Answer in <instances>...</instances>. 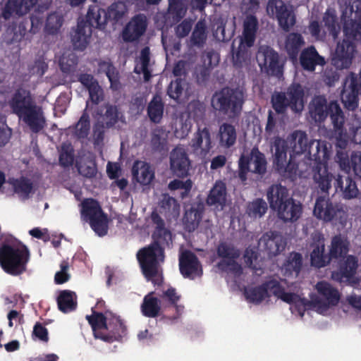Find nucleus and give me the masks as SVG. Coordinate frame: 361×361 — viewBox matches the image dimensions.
<instances>
[{
  "label": "nucleus",
  "instance_id": "15",
  "mask_svg": "<svg viewBox=\"0 0 361 361\" xmlns=\"http://www.w3.org/2000/svg\"><path fill=\"white\" fill-rule=\"evenodd\" d=\"M256 58L259 66L268 74L278 78L283 75V66L279 61V55L270 47H261Z\"/></svg>",
  "mask_w": 361,
  "mask_h": 361
},
{
  "label": "nucleus",
  "instance_id": "56",
  "mask_svg": "<svg viewBox=\"0 0 361 361\" xmlns=\"http://www.w3.org/2000/svg\"><path fill=\"white\" fill-rule=\"evenodd\" d=\"M75 166L78 173L84 177L92 178L97 175V164L93 159L90 158L83 161H77Z\"/></svg>",
  "mask_w": 361,
  "mask_h": 361
},
{
  "label": "nucleus",
  "instance_id": "47",
  "mask_svg": "<svg viewBox=\"0 0 361 361\" xmlns=\"http://www.w3.org/2000/svg\"><path fill=\"white\" fill-rule=\"evenodd\" d=\"M187 8L184 0H169L168 13L174 23L179 22L185 17Z\"/></svg>",
  "mask_w": 361,
  "mask_h": 361
},
{
  "label": "nucleus",
  "instance_id": "41",
  "mask_svg": "<svg viewBox=\"0 0 361 361\" xmlns=\"http://www.w3.org/2000/svg\"><path fill=\"white\" fill-rule=\"evenodd\" d=\"M59 310L63 313H68L77 307L76 295L69 290H63L59 293L57 298Z\"/></svg>",
  "mask_w": 361,
  "mask_h": 361
},
{
  "label": "nucleus",
  "instance_id": "2",
  "mask_svg": "<svg viewBox=\"0 0 361 361\" xmlns=\"http://www.w3.org/2000/svg\"><path fill=\"white\" fill-rule=\"evenodd\" d=\"M151 220L156 225L152 234L153 241L137 253V259L142 272L147 281L156 277L160 265L164 262V247L172 243L171 233L165 228V223L157 211L151 214Z\"/></svg>",
  "mask_w": 361,
  "mask_h": 361
},
{
  "label": "nucleus",
  "instance_id": "55",
  "mask_svg": "<svg viewBox=\"0 0 361 361\" xmlns=\"http://www.w3.org/2000/svg\"><path fill=\"white\" fill-rule=\"evenodd\" d=\"M75 160V150L71 143H63L59 151V162L63 168L71 166Z\"/></svg>",
  "mask_w": 361,
  "mask_h": 361
},
{
  "label": "nucleus",
  "instance_id": "37",
  "mask_svg": "<svg viewBox=\"0 0 361 361\" xmlns=\"http://www.w3.org/2000/svg\"><path fill=\"white\" fill-rule=\"evenodd\" d=\"M6 182L13 188V192L23 200L29 198L33 190V183L27 178L20 176L18 178L10 177Z\"/></svg>",
  "mask_w": 361,
  "mask_h": 361
},
{
  "label": "nucleus",
  "instance_id": "46",
  "mask_svg": "<svg viewBox=\"0 0 361 361\" xmlns=\"http://www.w3.org/2000/svg\"><path fill=\"white\" fill-rule=\"evenodd\" d=\"M237 134L235 128L227 123H224L219 128V142L225 147H231L236 141Z\"/></svg>",
  "mask_w": 361,
  "mask_h": 361
},
{
  "label": "nucleus",
  "instance_id": "14",
  "mask_svg": "<svg viewBox=\"0 0 361 361\" xmlns=\"http://www.w3.org/2000/svg\"><path fill=\"white\" fill-rule=\"evenodd\" d=\"M267 11L269 15H275L279 27L285 32H289L296 23L293 11L283 1L269 0Z\"/></svg>",
  "mask_w": 361,
  "mask_h": 361
},
{
  "label": "nucleus",
  "instance_id": "22",
  "mask_svg": "<svg viewBox=\"0 0 361 361\" xmlns=\"http://www.w3.org/2000/svg\"><path fill=\"white\" fill-rule=\"evenodd\" d=\"M316 289L322 299L315 300V303L319 307H323L325 309L329 306L336 305L340 300V294L338 290L333 287L326 281H319L316 284Z\"/></svg>",
  "mask_w": 361,
  "mask_h": 361
},
{
  "label": "nucleus",
  "instance_id": "20",
  "mask_svg": "<svg viewBox=\"0 0 361 361\" xmlns=\"http://www.w3.org/2000/svg\"><path fill=\"white\" fill-rule=\"evenodd\" d=\"M259 243L269 257L278 255L286 246V241L283 237L279 233L272 231L264 233Z\"/></svg>",
  "mask_w": 361,
  "mask_h": 361
},
{
  "label": "nucleus",
  "instance_id": "62",
  "mask_svg": "<svg viewBox=\"0 0 361 361\" xmlns=\"http://www.w3.org/2000/svg\"><path fill=\"white\" fill-rule=\"evenodd\" d=\"M217 267L221 271L228 270L230 272L240 275L243 272V269L240 264L236 262L235 259L225 260L222 259L217 264Z\"/></svg>",
  "mask_w": 361,
  "mask_h": 361
},
{
  "label": "nucleus",
  "instance_id": "26",
  "mask_svg": "<svg viewBox=\"0 0 361 361\" xmlns=\"http://www.w3.org/2000/svg\"><path fill=\"white\" fill-rule=\"evenodd\" d=\"M267 200L270 208L276 212L289 200L293 198L290 197L288 190L281 184H273L267 190Z\"/></svg>",
  "mask_w": 361,
  "mask_h": 361
},
{
  "label": "nucleus",
  "instance_id": "51",
  "mask_svg": "<svg viewBox=\"0 0 361 361\" xmlns=\"http://www.w3.org/2000/svg\"><path fill=\"white\" fill-rule=\"evenodd\" d=\"M88 101L86 104V109L83 111L79 121L75 126V134L79 139L86 138L90 130V119L88 113L87 112V107L88 106Z\"/></svg>",
  "mask_w": 361,
  "mask_h": 361
},
{
  "label": "nucleus",
  "instance_id": "3",
  "mask_svg": "<svg viewBox=\"0 0 361 361\" xmlns=\"http://www.w3.org/2000/svg\"><path fill=\"white\" fill-rule=\"evenodd\" d=\"M12 112L18 116L32 133H37L46 126L43 109L36 104L30 92L18 89L8 102Z\"/></svg>",
  "mask_w": 361,
  "mask_h": 361
},
{
  "label": "nucleus",
  "instance_id": "12",
  "mask_svg": "<svg viewBox=\"0 0 361 361\" xmlns=\"http://www.w3.org/2000/svg\"><path fill=\"white\" fill-rule=\"evenodd\" d=\"M267 164L264 154L255 147L249 154L240 156L238 160V178L245 181L249 172L263 176L267 172Z\"/></svg>",
  "mask_w": 361,
  "mask_h": 361
},
{
  "label": "nucleus",
  "instance_id": "63",
  "mask_svg": "<svg viewBox=\"0 0 361 361\" xmlns=\"http://www.w3.org/2000/svg\"><path fill=\"white\" fill-rule=\"evenodd\" d=\"M161 207L171 214H178L180 209V205L177 200L172 197L166 196L161 201Z\"/></svg>",
  "mask_w": 361,
  "mask_h": 361
},
{
  "label": "nucleus",
  "instance_id": "44",
  "mask_svg": "<svg viewBox=\"0 0 361 361\" xmlns=\"http://www.w3.org/2000/svg\"><path fill=\"white\" fill-rule=\"evenodd\" d=\"M85 21L87 23L91 29L92 27L104 28L108 23L106 11L102 8H89Z\"/></svg>",
  "mask_w": 361,
  "mask_h": 361
},
{
  "label": "nucleus",
  "instance_id": "57",
  "mask_svg": "<svg viewBox=\"0 0 361 361\" xmlns=\"http://www.w3.org/2000/svg\"><path fill=\"white\" fill-rule=\"evenodd\" d=\"M187 85L188 82L185 78H178L170 82L167 88V94L170 98L178 100L183 95L184 89Z\"/></svg>",
  "mask_w": 361,
  "mask_h": 361
},
{
  "label": "nucleus",
  "instance_id": "34",
  "mask_svg": "<svg viewBox=\"0 0 361 361\" xmlns=\"http://www.w3.org/2000/svg\"><path fill=\"white\" fill-rule=\"evenodd\" d=\"M86 319L92 326L94 337L104 341L105 334L102 330L111 327V323H107V317L101 312L92 311V314L87 315Z\"/></svg>",
  "mask_w": 361,
  "mask_h": 361
},
{
  "label": "nucleus",
  "instance_id": "59",
  "mask_svg": "<svg viewBox=\"0 0 361 361\" xmlns=\"http://www.w3.org/2000/svg\"><path fill=\"white\" fill-rule=\"evenodd\" d=\"M207 39L206 27L202 22H197L192 32L190 42L192 45L202 47Z\"/></svg>",
  "mask_w": 361,
  "mask_h": 361
},
{
  "label": "nucleus",
  "instance_id": "33",
  "mask_svg": "<svg viewBox=\"0 0 361 361\" xmlns=\"http://www.w3.org/2000/svg\"><path fill=\"white\" fill-rule=\"evenodd\" d=\"M258 27L257 18L254 15H247L243 21L241 43L245 44L247 47H252L256 39Z\"/></svg>",
  "mask_w": 361,
  "mask_h": 361
},
{
  "label": "nucleus",
  "instance_id": "39",
  "mask_svg": "<svg viewBox=\"0 0 361 361\" xmlns=\"http://www.w3.org/2000/svg\"><path fill=\"white\" fill-rule=\"evenodd\" d=\"M164 103L161 97L155 94L147 107V113L149 120L154 123H159L164 115Z\"/></svg>",
  "mask_w": 361,
  "mask_h": 361
},
{
  "label": "nucleus",
  "instance_id": "6",
  "mask_svg": "<svg viewBox=\"0 0 361 361\" xmlns=\"http://www.w3.org/2000/svg\"><path fill=\"white\" fill-rule=\"evenodd\" d=\"M343 32L346 39L338 43L331 60L332 65L340 70L349 68L352 63L355 51V46L352 41L361 37L360 25L355 19L347 20L343 25Z\"/></svg>",
  "mask_w": 361,
  "mask_h": 361
},
{
  "label": "nucleus",
  "instance_id": "64",
  "mask_svg": "<svg viewBox=\"0 0 361 361\" xmlns=\"http://www.w3.org/2000/svg\"><path fill=\"white\" fill-rule=\"evenodd\" d=\"M87 90L89 92V99L93 104L97 105L104 100V90L99 85V82L95 84L91 88H89Z\"/></svg>",
  "mask_w": 361,
  "mask_h": 361
},
{
  "label": "nucleus",
  "instance_id": "48",
  "mask_svg": "<svg viewBox=\"0 0 361 361\" xmlns=\"http://www.w3.org/2000/svg\"><path fill=\"white\" fill-rule=\"evenodd\" d=\"M63 23V16L58 12L48 15L44 25V32L48 35H54L59 33Z\"/></svg>",
  "mask_w": 361,
  "mask_h": 361
},
{
  "label": "nucleus",
  "instance_id": "9",
  "mask_svg": "<svg viewBox=\"0 0 361 361\" xmlns=\"http://www.w3.org/2000/svg\"><path fill=\"white\" fill-rule=\"evenodd\" d=\"M1 269L11 276H19L27 270L30 253L27 247L18 245L2 244Z\"/></svg>",
  "mask_w": 361,
  "mask_h": 361
},
{
  "label": "nucleus",
  "instance_id": "28",
  "mask_svg": "<svg viewBox=\"0 0 361 361\" xmlns=\"http://www.w3.org/2000/svg\"><path fill=\"white\" fill-rule=\"evenodd\" d=\"M279 219L283 222H295L301 216L302 212V206L300 202H297L293 198L283 204L280 209L276 212Z\"/></svg>",
  "mask_w": 361,
  "mask_h": 361
},
{
  "label": "nucleus",
  "instance_id": "54",
  "mask_svg": "<svg viewBox=\"0 0 361 361\" xmlns=\"http://www.w3.org/2000/svg\"><path fill=\"white\" fill-rule=\"evenodd\" d=\"M268 209L267 204L262 198H256L248 203L246 213L251 218H261L265 214Z\"/></svg>",
  "mask_w": 361,
  "mask_h": 361
},
{
  "label": "nucleus",
  "instance_id": "7",
  "mask_svg": "<svg viewBox=\"0 0 361 361\" xmlns=\"http://www.w3.org/2000/svg\"><path fill=\"white\" fill-rule=\"evenodd\" d=\"M309 114L315 123H323L329 116L336 130H342L345 123L343 112L336 101L328 102L324 95H314L309 104Z\"/></svg>",
  "mask_w": 361,
  "mask_h": 361
},
{
  "label": "nucleus",
  "instance_id": "50",
  "mask_svg": "<svg viewBox=\"0 0 361 361\" xmlns=\"http://www.w3.org/2000/svg\"><path fill=\"white\" fill-rule=\"evenodd\" d=\"M159 297L163 300L167 301L170 305L175 308L176 316H175L173 319L179 317L184 310V306L178 305L180 295L177 293L176 288L173 287L169 288L167 290L163 291Z\"/></svg>",
  "mask_w": 361,
  "mask_h": 361
},
{
  "label": "nucleus",
  "instance_id": "29",
  "mask_svg": "<svg viewBox=\"0 0 361 361\" xmlns=\"http://www.w3.org/2000/svg\"><path fill=\"white\" fill-rule=\"evenodd\" d=\"M358 260L357 257L348 255L345 259L340 263L338 271L333 273V278L340 281H350L356 274Z\"/></svg>",
  "mask_w": 361,
  "mask_h": 361
},
{
  "label": "nucleus",
  "instance_id": "31",
  "mask_svg": "<svg viewBox=\"0 0 361 361\" xmlns=\"http://www.w3.org/2000/svg\"><path fill=\"white\" fill-rule=\"evenodd\" d=\"M289 107L293 111L300 112L304 108L305 92L302 85L293 82L288 88L286 92Z\"/></svg>",
  "mask_w": 361,
  "mask_h": 361
},
{
  "label": "nucleus",
  "instance_id": "21",
  "mask_svg": "<svg viewBox=\"0 0 361 361\" xmlns=\"http://www.w3.org/2000/svg\"><path fill=\"white\" fill-rule=\"evenodd\" d=\"M336 161L341 170L349 173L350 171L355 176L361 178V152L354 151L349 157L345 152L338 151L336 153Z\"/></svg>",
  "mask_w": 361,
  "mask_h": 361
},
{
  "label": "nucleus",
  "instance_id": "42",
  "mask_svg": "<svg viewBox=\"0 0 361 361\" xmlns=\"http://www.w3.org/2000/svg\"><path fill=\"white\" fill-rule=\"evenodd\" d=\"M109 322L111 323V327L106 329L109 332L105 334L104 341L112 343L119 341L126 333V327L119 317L114 316Z\"/></svg>",
  "mask_w": 361,
  "mask_h": 361
},
{
  "label": "nucleus",
  "instance_id": "16",
  "mask_svg": "<svg viewBox=\"0 0 361 361\" xmlns=\"http://www.w3.org/2000/svg\"><path fill=\"white\" fill-rule=\"evenodd\" d=\"M308 248L310 251V260L313 266L320 268L329 263V256L324 254L325 238L322 233L315 231L312 233Z\"/></svg>",
  "mask_w": 361,
  "mask_h": 361
},
{
  "label": "nucleus",
  "instance_id": "1",
  "mask_svg": "<svg viewBox=\"0 0 361 361\" xmlns=\"http://www.w3.org/2000/svg\"><path fill=\"white\" fill-rule=\"evenodd\" d=\"M290 145L293 155L306 153L307 161L314 162V180L319 188L326 191L331 187L333 176L327 167L329 155L326 143L317 140H309L305 132L295 130L290 135Z\"/></svg>",
  "mask_w": 361,
  "mask_h": 361
},
{
  "label": "nucleus",
  "instance_id": "43",
  "mask_svg": "<svg viewBox=\"0 0 361 361\" xmlns=\"http://www.w3.org/2000/svg\"><path fill=\"white\" fill-rule=\"evenodd\" d=\"M203 215V209L200 207H191L186 210L183 219L185 229L188 232H193L197 228Z\"/></svg>",
  "mask_w": 361,
  "mask_h": 361
},
{
  "label": "nucleus",
  "instance_id": "25",
  "mask_svg": "<svg viewBox=\"0 0 361 361\" xmlns=\"http://www.w3.org/2000/svg\"><path fill=\"white\" fill-rule=\"evenodd\" d=\"M300 64L304 71L314 72L317 66H323L326 63L324 57L321 56L313 45H310L300 51Z\"/></svg>",
  "mask_w": 361,
  "mask_h": 361
},
{
  "label": "nucleus",
  "instance_id": "36",
  "mask_svg": "<svg viewBox=\"0 0 361 361\" xmlns=\"http://www.w3.org/2000/svg\"><path fill=\"white\" fill-rule=\"evenodd\" d=\"M305 44V39L301 34L298 32L289 33L285 40V49L292 61H297L298 54L302 47Z\"/></svg>",
  "mask_w": 361,
  "mask_h": 361
},
{
  "label": "nucleus",
  "instance_id": "10",
  "mask_svg": "<svg viewBox=\"0 0 361 361\" xmlns=\"http://www.w3.org/2000/svg\"><path fill=\"white\" fill-rule=\"evenodd\" d=\"M81 217L88 222L92 229L99 236L108 232V216L102 210L97 200L93 198L85 199L81 202Z\"/></svg>",
  "mask_w": 361,
  "mask_h": 361
},
{
  "label": "nucleus",
  "instance_id": "49",
  "mask_svg": "<svg viewBox=\"0 0 361 361\" xmlns=\"http://www.w3.org/2000/svg\"><path fill=\"white\" fill-rule=\"evenodd\" d=\"M244 294L249 302L255 304H259L264 299L270 297L263 283L259 286L245 289Z\"/></svg>",
  "mask_w": 361,
  "mask_h": 361
},
{
  "label": "nucleus",
  "instance_id": "38",
  "mask_svg": "<svg viewBox=\"0 0 361 361\" xmlns=\"http://www.w3.org/2000/svg\"><path fill=\"white\" fill-rule=\"evenodd\" d=\"M161 302L154 296V292L146 295L140 306L142 314L147 317L155 318L160 314Z\"/></svg>",
  "mask_w": 361,
  "mask_h": 361
},
{
  "label": "nucleus",
  "instance_id": "61",
  "mask_svg": "<svg viewBox=\"0 0 361 361\" xmlns=\"http://www.w3.org/2000/svg\"><path fill=\"white\" fill-rule=\"evenodd\" d=\"M271 102L273 109L277 114H284L286 111L287 108L289 107L286 94L283 92L273 94Z\"/></svg>",
  "mask_w": 361,
  "mask_h": 361
},
{
  "label": "nucleus",
  "instance_id": "52",
  "mask_svg": "<svg viewBox=\"0 0 361 361\" xmlns=\"http://www.w3.org/2000/svg\"><path fill=\"white\" fill-rule=\"evenodd\" d=\"M139 59L141 67L140 69L135 67L134 72L137 74L143 73L144 80L147 82L152 78V73L149 69L150 62V49L149 47H145L142 49Z\"/></svg>",
  "mask_w": 361,
  "mask_h": 361
},
{
  "label": "nucleus",
  "instance_id": "35",
  "mask_svg": "<svg viewBox=\"0 0 361 361\" xmlns=\"http://www.w3.org/2000/svg\"><path fill=\"white\" fill-rule=\"evenodd\" d=\"M98 73H104L110 82V88L118 91L121 87L119 73L110 61L101 60L98 62Z\"/></svg>",
  "mask_w": 361,
  "mask_h": 361
},
{
  "label": "nucleus",
  "instance_id": "27",
  "mask_svg": "<svg viewBox=\"0 0 361 361\" xmlns=\"http://www.w3.org/2000/svg\"><path fill=\"white\" fill-rule=\"evenodd\" d=\"M92 29L85 20H78L76 28L73 30L71 33V42L74 49L80 51L85 49L92 35Z\"/></svg>",
  "mask_w": 361,
  "mask_h": 361
},
{
  "label": "nucleus",
  "instance_id": "8",
  "mask_svg": "<svg viewBox=\"0 0 361 361\" xmlns=\"http://www.w3.org/2000/svg\"><path fill=\"white\" fill-rule=\"evenodd\" d=\"M38 0H8L2 11L4 19L8 20L13 16H22L27 14L32 8L34 11L30 15V32L37 33L42 26L44 12L48 6L44 4H37Z\"/></svg>",
  "mask_w": 361,
  "mask_h": 361
},
{
  "label": "nucleus",
  "instance_id": "58",
  "mask_svg": "<svg viewBox=\"0 0 361 361\" xmlns=\"http://www.w3.org/2000/svg\"><path fill=\"white\" fill-rule=\"evenodd\" d=\"M216 253L219 257L225 260L236 259L240 255L238 249L226 243H219L216 248Z\"/></svg>",
  "mask_w": 361,
  "mask_h": 361
},
{
  "label": "nucleus",
  "instance_id": "4",
  "mask_svg": "<svg viewBox=\"0 0 361 361\" xmlns=\"http://www.w3.org/2000/svg\"><path fill=\"white\" fill-rule=\"evenodd\" d=\"M273 163L276 170L284 178L291 181L297 177H302L310 171L314 172L312 162L305 160L296 161L295 157L290 152V159L287 162V153L289 149L288 142L280 137H276L271 143Z\"/></svg>",
  "mask_w": 361,
  "mask_h": 361
},
{
  "label": "nucleus",
  "instance_id": "60",
  "mask_svg": "<svg viewBox=\"0 0 361 361\" xmlns=\"http://www.w3.org/2000/svg\"><path fill=\"white\" fill-rule=\"evenodd\" d=\"M205 111L204 104L199 100H192L188 105L189 116L197 121L203 118Z\"/></svg>",
  "mask_w": 361,
  "mask_h": 361
},
{
  "label": "nucleus",
  "instance_id": "32",
  "mask_svg": "<svg viewBox=\"0 0 361 361\" xmlns=\"http://www.w3.org/2000/svg\"><path fill=\"white\" fill-rule=\"evenodd\" d=\"M226 202V184L217 180L207 197L206 202L209 206H214L216 209L220 207L222 210Z\"/></svg>",
  "mask_w": 361,
  "mask_h": 361
},
{
  "label": "nucleus",
  "instance_id": "17",
  "mask_svg": "<svg viewBox=\"0 0 361 361\" xmlns=\"http://www.w3.org/2000/svg\"><path fill=\"white\" fill-rule=\"evenodd\" d=\"M147 27V20L144 14L134 16L126 25L122 31V39L125 42L138 41L145 34Z\"/></svg>",
  "mask_w": 361,
  "mask_h": 361
},
{
  "label": "nucleus",
  "instance_id": "11",
  "mask_svg": "<svg viewBox=\"0 0 361 361\" xmlns=\"http://www.w3.org/2000/svg\"><path fill=\"white\" fill-rule=\"evenodd\" d=\"M331 186L326 190L323 191L325 195H319L317 197L314 209V216L324 222H331L334 220H341L345 219L347 216L345 207L341 202H334L329 197V190Z\"/></svg>",
  "mask_w": 361,
  "mask_h": 361
},
{
  "label": "nucleus",
  "instance_id": "24",
  "mask_svg": "<svg viewBox=\"0 0 361 361\" xmlns=\"http://www.w3.org/2000/svg\"><path fill=\"white\" fill-rule=\"evenodd\" d=\"M332 176V179H334V185L336 192H341L343 199L352 200L357 197L360 191L357 183L348 173L345 176L339 174L336 177H334L333 175Z\"/></svg>",
  "mask_w": 361,
  "mask_h": 361
},
{
  "label": "nucleus",
  "instance_id": "45",
  "mask_svg": "<svg viewBox=\"0 0 361 361\" xmlns=\"http://www.w3.org/2000/svg\"><path fill=\"white\" fill-rule=\"evenodd\" d=\"M349 243L341 235H336L331 239V247L329 253V261L331 259H338L344 257L348 252Z\"/></svg>",
  "mask_w": 361,
  "mask_h": 361
},
{
  "label": "nucleus",
  "instance_id": "30",
  "mask_svg": "<svg viewBox=\"0 0 361 361\" xmlns=\"http://www.w3.org/2000/svg\"><path fill=\"white\" fill-rule=\"evenodd\" d=\"M302 267V256L300 253L292 252L283 263L281 271L287 278H296Z\"/></svg>",
  "mask_w": 361,
  "mask_h": 361
},
{
  "label": "nucleus",
  "instance_id": "13",
  "mask_svg": "<svg viewBox=\"0 0 361 361\" xmlns=\"http://www.w3.org/2000/svg\"><path fill=\"white\" fill-rule=\"evenodd\" d=\"M361 94V69L358 74L350 72L345 78L341 92V101L349 111L358 107L359 94Z\"/></svg>",
  "mask_w": 361,
  "mask_h": 361
},
{
  "label": "nucleus",
  "instance_id": "5",
  "mask_svg": "<svg viewBox=\"0 0 361 361\" xmlns=\"http://www.w3.org/2000/svg\"><path fill=\"white\" fill-rule=\"evenodd\" d=\"M244 103L245 94L238 87H222L216 91L211 99L213 110L229 119H235L240 116Z\"/></svg>",
  "mask_w": 361,
  "mask_h": 361
},
{
  "label": "nucleus",
  "instance_id": "40",
  "mask_svg": "<svg viewBox=\"0 0 361 361\" xmlns=\"http://www.w3.org/2000/svg\"><path fill=\"white\" fill-rule=\"evenodd\" d=\"M133 177L143 185H149L154 177V172L148 164L135 161L132 169Z\"/></svg>",
  "mask_w": 361,
  "mask_h": 361
},
{
  "label": "nucleus",
  "instance_id": "53",
  "mask_svg": "<svg viewBox=\"0 0 361 361\" xmlns=\"http://www.w3.org/2000/svg\"><path fill=\"white\" fill-rule=\"evenodd\" d=\"M127 11V7L123 2L113 3L106 11L108 22H112L113 24L117 23L124 17Z\"/></svg>",
  "mask_w": 361,
  "mask_h": 361
},
{
  "label": "nucleus",
  "instance_id": "18",
  "mask_svg": "<svg viewBox=\"0 0 361 361\" xmlns=\"http://www.w3.org/2000/svg\"><path fill=\"white\" fill-rule=\"evenodd\" d=\"M191 162L183 147H176L170 154V167L173 174L178 178L187 177Z\"/></svg>",
  "mask_w": 361,
  "mask_h": 361
},
{
  "label": "nucleus",
  "instance_id": "23",
  "mask_svg": "<svg viewBox=\"0 0 361 361\" xmlns=\"http://www.w3.org/2000/svg\"><path fill=\"white\" fill-rule=\"evenodd\" d=\"M190 145L194 154L204 157L212 148L211 134L209 129L206 127L202 129L198 128Z\"/></svg>",
  "mask_w": 361,
  "mask_h": 361
},
{
  "label": "nucleus",
  "instance_id": "19",
  "mask_svg": "<svg viewBox=\"0 0 361 361\" xmlns=\"http://www.w3.org/2000/svg\"><path fill=\"white\" fill-rule=\"evenodd\" d=\"M179 269L184 278L194 279L202 274L200 261L195 253L187 250L179 258Z\"/></svg>",
  "mask_w": 361,
  "mask_h": 361
}]
</instances>
